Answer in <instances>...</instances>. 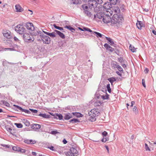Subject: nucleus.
I'll list each match as a JSON object with an SVG mask.
<instances>
[{"instance_id":"obj_55","label":"nucleus","mask_w":156,"mask_h":156,"mask_svg":"<svg viewBox=\"0 0 156 156\" xmlns=\"http://www.w3.org/2000/svg\"><path fill=\"white\" fill-rule=\"evenodd\" d=\"M24 142H25V143H26L27 144H30V140H28V139L25 140Z\"/></svg>"},{"instance_id":"obj_8","label":"nucleus","mask_w":156,"mask_h":156,"mask_svg":"<svg viewBox=\"0 0 156 156\" xmlns=\"http://www.w3.org/2000/svg\"><path fill=\"white\" fill-rule=\"evenodd\" d=\"M107 14L106 13V15L104 16L102 20L104 23H111V18L110 16L112 15V13L108 11H107Z\"/></svg>"},{"instance_id":"obj_56","label":"nucleus","mask_w":156,"mask_h":156,"mask_svg":"<svg viewBox=\"0 0 156 156\" xmlns=\"http://www.w3.org/2000/svg\"><path fill=\"white\" fill-rule=\"evenodd\" d=\"M105 147L107 151V152H108V153H109V148H108V147L107 146H105Z\"/></svg>"},{"instance_id":"obj_62","label":"nucleus","mask_w":156,"mask_h":156,"mask_svg":"<svg viewBox=\"0 0 156 156\" xmlns=\"http://www.w3.org/2000/svg\"><path fill=\"white\" fill-rule=\"evenodd\" d=\"M32 154L33 155L36 156L37 154L36 153L34 152H32Z\"/></svg>"},{"instance_id":"obj_29","label":"nucleus","mask_w":156,"mask_h":156,"mask_svg":"<svg viewBox=\"0 0 156 156\" xmlns=\"http://www.w3.org/2000/svg\"><path fill=\"white\" fill-rule=\"evenodd\" d=\"M53 26L56 29L61 31L62 32H64L62 27L57 26L55 24H53Z\"/></svg>"},{"instance_id":"obj_5","label":"nucleus","mask_w":156,"mask_h":156,"mask_svg":"<svg viewBox=\"0 0 156 156\" xmlns=\"http://www.w3.org/2000/svg\"><path fill=\"white\" fill-rule=\"evenodd\" d=\"M121 18H120L117 14H114L112 19L111 18V23L112 24H114L121 22Z\"/></svg>"},{"instance_id":"obj_19","label":"nucleus","mask_w":156,"mask_h":156,"mask_svg":"<svg viewBox=\"0 0 156 156\" xmlns=\"http://www.w3.org/2000/svg\"><path fill=\"white\" fill-rule=\"evenodd\" d=\"M55 32H53L52 33H49L48 32H44V33L48 36H49L51 37H56L55 35Z\"/></svg>"},{"instance_id":"obj_3","label":"nucleus","mask_w":156,"mask_h":156,"mask_svg":"<svg viewBox=\"0 0 156 156\" xmlns=\"http://www.w3.org/2000/svg\"><path fill=\"white\" fill-rule=\"evenodd\" d=\"M99 114L98 109H93L88 112V114L91 117V119L90 120L92 121H94L96 120L95 117L98 115Z\"/></svg>"},{"instance_id":"obj_49","label":"nucleus","mask_w":156,"mask_h":156,"mask_svg":"<svg viewBox=\"0 0 156 156\" xmlns=\"http://www.w3.org/2000/svg\"><path fill=\"white\" fill-rule=\"evenodd\" d=\"M30 144H34L36 143V141L35 140H30Z\"/></svg>"},{"instance_id":"obj_45","label":"nucleus","mask_w":156,"mask_h":156,"mask_svg":"<svg viewBox=\"0 0 156 156\" xmlns=\"http://www.w3.org/2000/svg\"><path fill=\"white\" fill-rule=\"evenodd\" d=\"M145 148L146 151H150V149L148 147L147 144L146 143L145 144Z\"/></svg>"},{"instance_id":"obj_50","label":"nucleus","mask_w":156,"mask_h":156,"mask_svg":"<svg viewBox=\"0 0 156 156\" xmlns=\"http://www.w3.org/2000/svg\"><path fill=\"white\" fill-rule=\"evenodd\" d=\"M48 148L52 151H55V150L54 147L53 146H51L50 147H48Z\"/></svg>"},{"instance_id":"obj_24","label":"nucleus","mask_w":156,"mask_h":156,"mask_svg":"<svg viewBox=\"0 0 156 156\" xmlns=\"http://www.w3.org/2000/svg\"><path fill=\"white\" fill-rule=\"evenodd\" d=\"M110 3L113 5H115L119 2L120 0H109Z\"/></svg>"},{"instance_id":"obj_40","label":"nucleus","mask_w":156,"mask_h":156,"mask_svg":"<svg viewBox=\"0 0 156 156\" xmlns=\"http://www.w3.org/2000/svg\"><path fill=\"white\" fill-rule=\"evenodd\" d=\"M22 112H24L25 113L28 114H30V111H29L28 110H26V109H23V108L22 109Z\"/></svg>"},{"instance_id":"obj_41","label":"nucleus","mask_w":156,"mask_h":156,"mask_svg":"<svg viewBox=\"0 0 156 156\" xmlns=\"http://www.w3.org/2000/svg\"><path fill=\"white\" fill-rule=\"evenodd\" d=\"M72 3L73 4H78L79 2V0H72Z\"/></svg>"},{"instance_id":"obj_60","label":"nucleus","mask_w":156,"mask_h":156,"mask_svg":"<svg viewBox=\"0 0 156 156\" xmlns=\"http://www.w3.org/2000/svg\"><path fill=\"white\" fill-rule=\"evenodd\" d=\"M113 66H114V67H115V68H117V66H118V65H117L116 64V63H114L113 64Z\"/></svg>"},{"instance_id":"obj_31","label":"nucleus","mask_w":156,"mask_h":156,"mask_svg":"<svg viewBox=\"0 0 156 156\" xmlns=\"http://www.w3.org/2000/svg\"><path fill=\"white\" fill-rule=\"evenodd\" d=\"M105 38L109 42L111 45H112L114 44V42L111 38L107 37H105Z\"/></svg>"},{"instance_id":"obj_57","label":"nucleus","mask_w":156,"mask_h":156,"mask_svg":"<svg viewBox=\"0 0 156 156\" xmlns=\"http://www.w3.org/2000/svg\"><path fill=\"white\" fill-rule=\"evenodd\" d=\"M116 73L119 76H121L122 74L121 73H120L119 72L117 71L116 72Z\"/></svg>"},{"instance_id":"obj_52","label":"nucleus","mask_w":156,"mask_h":156,"mask_svg":"<svg viewBox=\"0 0 156 156\" xmlns=\"http://www.w3.org/2000/svg\"><path fill=\"white\" fill-rule=\"evenodd\" d=\"M133 112H135L136 114L137 113V108L134 106L133 108Z\"/></svg>"},{"instance_id":"obj_46","label":"nucleus","mask_w":156,"mask_h":156,"mask_svg":"<svg viewBox=\"0 0 156 156\" xmlns=\"http://www.w3.org/2000/svg\"><path fill=\"white\" fill-rule=\"evenodd\" d=\"M14 106L17 109H18V110H19L20 111H22L23 108H22L21 107L18 105H14Z\"/></svg>"},{"instance_id":"obj_53","label":"nucleus","mask_w":156,"mask_h":156,"mask_svg":"<svg viewBox=\"0 0 156 156\" xmlns=\"http://www.w3.org/2000/svg\"><path fill=\"white\" fill-rule=\"evenodd\" d=\"M4 50L6 51V50H9L10 51H12L14 50V49L13 48H5Z\"/></svg>"},{"instance_id":"obj_22","label":"nucleus","mask_w":156,"mask_h":156,"mask_svg":"<svg viewBox=\"0 0 156 156\" xmlns=\"http://www.w3.org/2000/svg\"><path fill=\"white\" fill-rule=\"evenodd\" d=\"M64 27L68 29L72 32H74V31L75 30L74 28L72 27L71 26L69 25H66Z\"/></svg>"},{"instance_id":"obj_12","label":"nucleus","mask_w":156,"mask_h":156,"mask_svg":"<svg viewBox=\"0 0 156 156\" xmlns=\"http://www.w3.org/2000/svg\"><path fill=\"white\" fill-rule=\"evenodd\" d=\"M41 127V126L40 125L36 124H34L31 126V128L36 131H38Z\"/></svg>"},{"instance_id":"obj_61","label":"nucleus","mask_w":156,"mask_h":156,"mask_svg":"<svg viewBox=\"0 0 156 156\" xmlns=\"http://www.w3.org/2000/svg\"><path fill=\"white\" fill-rule=\"evenodd\" d=\"M142 84H143V86L144 87H145V83H144V79L142 80Z\"/></svg>"},{"instance_id":"obj_63","label":"nucleus","mask_w":156,"mask_h":156,"mask_svg":"<svg viewBox=\"0 0 156 156\" xmlns=\"http://www.w3.org/2000/svg\"><path fill=\"white\" fill-rule=\"evenodd\" d=\"M134 103H135L133 101H131V106L132 107L133 106V105L134 104Z\"/></svg>"},{"instance_id":"obj_17","label":"nucleus","mask_w":156,"mask_h":156,"mask_svg":"<svg viewBox=\"0 0 156 156\" xmlns=\"http://www.w3.org/2000/svg\"><path fill=\"white\" fill-rule=\"evenodd\" d=\"M113 12L115 13V14H117L120 12L119 8L118 6H114L112 8Z\"/></svg>"},{"instance_id":"obj_11","label":"nucleus","mask_w":156,"mask_h":156,"mask_svg":"<svg viewBox=\"0 0 156 156\" xmlns=\"http://www.w3.org/2000/svg\"><path fill=\"white\" fill-rule=\"evenodd\" d=\"M26 27L27 29L30 30H34V26L31 23H27L26 24Z\"/></svg>"},{"instance_id":"obj_34","label":"nucleus","mask_w":156,"mask_h":156,"mask_svg":"<svg viewBox=\"0 0 156 156\" xmlns=\"http://www.w3.org/2000/svg\"><path fill=\"white\" fill-rule=\"evenodd\" d=\"M84 12L87 16L89 17L91 16L92 14L89 11V10L84 11Z\"/></svg>"},{"instance_id":"obj_36","label":"nucleus","mask_w":156,"mask_h":156,"mask_svg":"<svg viewBox=\"0 0 156 156\" xmlns=\"http://www.w3.org/2000/svg\"><path fill=\"white\" fill-rule=\"evenodd\" d=\"M1 102L5 105L7 107H9V104L7 101L4 100H2L1 101Z\"/></svg>"},{"instance_id":"obj_51","label":"nucleus","mask_w":156,"mask_h":156,"mask_svg":"<svg viewBox=\"0 0 156 156\" xmlns=\"http://www.w3.org/2000/svg\"><path fill=\"white\" fill-rule=\"evenodd\" d=\"M14 40L16 41L20 42V40L19 39L17 38L16 37H14L13 38Z\"/></svg>"},{"instance_id":"obj_28","label":"nucleus","mask_w":156,"mask_h":156,"mask_svg":"<svg viewBox=\"0 0 156 156\" xmlns=\"http://www.w3.org/2000/svg\"><path fill=\"white\" fill-rule=\"evenodd\" d=\"M129 49L133 52H136L137 48H135L133 46L130 44L129 46Z\"/></svg>"},{"instance_id":"obj_18","label":"nucleus","mask_w":156,"mask_h":156,"mask_svg":"<svg viewBox=\"0 0 156 156\" xmlns=\"http://www.w3.org/2000/svg\"><path fill=\"white\" fill-rule=\"evenodd\" d=\"M72 114L67 113L65 114L64 118L66 120H69L72 117Z\"/></svg>"},{"instance_id":"obj_32","label":"nucleus","mask_w":156,"mask_h":156,"mask_svg":"<svg viewBox=\"0 0 156 156\" xmlns=\"http://www.w3.org/2000/svg\"><path fill=\"white\" fill-rule=\"evenodd\" d=\"M109 95L108 94H106L105 95H101V98L102 99H103L104 100L105 99H108L109 97H108Z\"/></svg>"},{"instance_id":"obj_54","label":"nucleus","mask_w":156,"mask_h":156,"mask_svg":"<svg viewBox=\"0 0 156 156\" xmlns=\"http://www.w3.org/2000/svg\"><path fill=\"white\" fill-rule=\"evenodd\" d=\"M107 133L105 131H104L102 133L103 136H106L107 135Z\"/></svg>"},{"instance_id":"obj_15","label":"nucleus","mask_w":156,"mask_h":156,"mask_svg":"<svg viewBox=\"0 0 156 156\" xmlns=\"http://www.w3.org/2000/svg\"><path fill=\"white\" fill-rule=\"evenodd\" d=\"M15 7L16 12H21L23 10V9L19 4L16 5Z\"/></svg>"},{"instance_id":"obj_58","label":"nucleus","mask_w":156,"mask_h":156,"mask_svg":"<svg viewBox=\"0 0 156 156\" xmlns=\"http://www.w3.org/2000/svg\"><path fill=\"white\" fill-rule=\"evenodd\" d=\"M62 142L64 144H66L67 143V141L65 139L63 140Z\"/></svg>"},{"instance_id":"obj_48","label":"nucleus","mask_w":156,"mask_h":156,"mask_svg":"<svg viewBox=\"0 0 156 156\" xmlns=\"http://www.w3.org/2000/svg\"><path fill=\"white\" fill-rule=\"evenodd\" d=\"M29 110L33 113H37V111L36 110H34L32 109H30Z\"/></svg>"},{"instance_id":"obj_13","label":"nucleus","mask_w":156,"mask_h":156,"mask_svg":"<svg viewBox=\"0 0 156 156\" xmlns=\"http://www.w3.org/2000/svg\"><path fill=\"white\" fill-rule=\"evenodd\" d=\"M12 149L14 151H19L22 153H24L26 151L25 149H22L19 147L16 146H13L12 147Z\"/></svg>"},{"instance_id":"obj_16","label":"nucleus","mask_w":156,"mask_h":156,"mask_svg":"<svg viewBox=\"0 0 156 156\" xmlns=\"http://www.w3.org/2000/svg\"><path fill=\"white\" fill-rule=\"evenodd\" d=\"M54 31L62 39H64L65 38V36L63 33L57 30H55Z\"/></svg>"},{"instance_id":"obj_42","label":"nucleus","mask_w":156,"mask_h":156,"mask_svg":"<svg viewBox=\"0 0 156 156\" xmlns=\"http://www.w3.org/2000/svg\"><path fill=\"white\" fill-rule=\"evenodd\" d=\"M117 67L116 68L119 70L120 72H123V70L122 68L119 65L117 66Z\"/></svg>"},{"instance_id":"obj_44","label":"nucleus","mask_w":156,"mask_h":156,"mask_svg":"<svg viewBox=\"0 0 156 156\" xmlns=\"http://www.w3.org/2000/svg\"><path fill=\"white\" fill-rule=\"evenodd\" d=\"M107 90L110 93L111 92V89L110 88V84H108L107 85Z\"/></svg>"},{"instance_id":"obj_6","label":"nucleus","mask_w":156,"mask_h":156,"mask_svg":"<svg viewBox=\"0 0 156 156\" xmlns=\"http://www.w3.org/2000/svg\"><path fill=\"white\" fill-rule=\"evenodd\" d=\"M78 153L76 149L73 147L70 148L69 150L65 152L66 156H75Z\"/></svg>"},{"instance_id":"obj_37","label":"nucleus","mask_w":156,"mask_h":156,"mask_svg":"<svg viewBox=\"0 0 156 156\" xmlns=\"http://www.w3.org/2000/svg\"><path fill=\"white\" fill-rule=\"evenodd\" d=\"M93 32L98 37H102V35L98 32L96 31Z\"/></svg>"},{"instance_id":"obj_21","label":"nucleus","mask_w":156,"mask_h":156,"mask_svg":"<svg viewBox=\"0 0 156 156\" xmlns=\"http://www.w3.org/2000/svg\"><path fill=\"white\" fill-rule=\"evenodd\" d=\"M136 25L139 29H141L143 27V24L142 22L138 21V22L136 23Z\"/></svg>"},{"instance_id":"obj_47","label":"nucleus","mask_w":156,"mask_h":156,"mask_svg":"<svg viewBox=\"0 0 156 156\" xmlns=\"http://www.w3.org/2000/svg\"><path fill=\"white\" fill-rule=\"evenodd\" d=\"M58 133H59V132L56 131H52L50 133L51 134L53 135H55Z\"/></svg>"},{"instance_id":"obj_7","label":"nucleus","mask_w":156,"mask_h":156,"mask_svg":"<svg viewBox=\"0 0 156 156\" xmlns=\"http://www.w3.org/2000/svg\"><path fill=\"white\" fill-rule=\"evenodd\" d=\"M41 39L44 44H49L51 42V39L48 36L43 34L40 35Z\"/></svg>"},{"instance_id":"obj_33","label":"nucleus","mask_w":156,"mask_h":156,"mask_svg":"<svg viewBox=\"0 0 156 156\" xmlns=\"http://www.w3.org/2000/svg\"><path fill=\"white\" fill-rule=\"evenodd\" d=\"M108 80L112 84L114 82L116 81V79L112 77L108 78Z\"/></svg>"},{"instance_id":"obj_4","label":"nucleus","mask_w":156,"mask_h":156,"mask_svg":"<svg viewBox=\"0 0 156 156\" xmlns=\"http://www.w3.org/2000/svg\"><path fill=\"white\" fill-rule=\"evenodd\" d=\"M23 39L24 41L27 42H32L34 40V38L33 36L25 32L23 34Z\"/></svg>"},{"instance_id":"obj_59","label":"nucleus","mask_w":156,"mask_h":156,"mask_svg":"<svg viewBox=\"0 0 156 156\" xmlns=\"http://www.w3.org/2000/svg\"><path fill=\"white\" fill-rule=\"evenodd\" d=\"M152 33L155 35H156V31L155 30H153L152 31Z\"/></svg>"},{"instance_id":"obj_9","label":"nucleus","mask_w":156,"mask_h":156,"mask_svg":"<svg viewBox=\"0 0 156 156\" xmlns=\"http://www.w3.org/2000/svg\"><path fill=\"white\" fill-rule=\"evenodd\" d=\"M104 17V14L101 12H97L96 15H94V20H98V19H101Z\"/></svg>"},{"instance_id":"obj_1","label":"nucleus","mask_w":156,"mask_h":156,"mask_svg":"<svg viewBox=\"0 0 156 156\" xmlns=\"http://www.w3.org/2000/svg\"><path fill=\"white\" fill-rule=\"evenodd\" d=\"M102 0H89L88 2V4H84L82 5V7L84 11L89 10L92 8H97L98 4H101Z\"/></svg>"},{"instance_id":"obj_23","label":"nucleus","mask_w":156,"mask_h":156,"mask_svg":"<svg viewBox=\"0 0 156 156\" xmlns=\"http://www.w3.org/2000/svg\"><path fill=\"white\" fill-rule=\"evenodd\" d=\"M54 116L56 118L58 117V119L60 120H62L63 119V116L61 114H55L54 115Z\"/></svg>"},{"instance_id":"obj_35","label":"nucleus","mask_w":156,"mask_h":156,"mask_svg":"<svg viewBox=\"0 0 156 156\" xmlns=\"http://www.w3.org/2000/svg\"><path fill=\"white\" fill-rule=\"evenodd\" d=\"M108 138H106V136H103V138L101 140V141L103 142H105L108 141Z\"/></svg>"},{"instance_id":"obj_43","label":"nucleus","mask_w":156,"mask_h":156,"mask_svg":"<svg viewBox=\"0 0 156 156\" xmlns=\"http://www.w3.org/2000/svg\"><path fill=\"white\" fill-rule=\"evenodd\" d=\"M5 128L7 131H8V132L10 133L12 130V129L10 127H9L8 126H5Z\"/></svg>"},{"instance_id":"obj_20","label":"nucleus","mask_w":156,"mask_h":156,"mask_svg":"<svg viewBox=\"0 0 156 156\" xmlns=\"http://www.w3.org/2000/svg\"><path fill=\"white\" fill-rule=\"evenodd\" d=\"M104 46L105 48H106L107 49L110 51H113V48L111 47L108 44H105Z\"/></svg>"},{"instance_id":"obj_27","label":"nucleus","mask_w":156,"mask_h":156,"mask_svg":"<svg viewBox=\"0 0 156 156\" xmlns=\"http://www.w3.org/2000/svg\"><path fill=\"white\" fill-rule=\"evenodd\" d=\"M38 116L42 117L44 118H48L49 117V115H46V114H41L40 113L38 115Z\"/></svg>"},{"instance_id":"obj_2","label":"nucleus","mask_w":156,"mask_h":156,"mask_svg":"<svg viewBox=\"0 0 156 156\" xmlns=\"http://www.w3.org/2000/svg\"><path fill=\"white\" fill-rule=\"evenodd\" d=\"M15 30L18 34L22 35L26 32V29L23 25H17L15 27Z\"/></svg>"},{"instance_id":"obj_30","label":"nucleus","mask_w":156,"mask_h":156,"mask_svg":"<svg viewBox=\"0 0 156 156\" xmlns=\"http://www.w3.org/2000/svg\"><path fill=\"white\" fill-rule=\"evenodd\" d=\"M69 122H71L72 123H76L78 122H80V121L79 120H78L77 119H73L70 120Z\"/></svg>"},{"instance_id":"obj_25","label":"nucleus","mask_w":156,"mask_h":156,"mask_svg":"<svg viewBox=\"0 0 156 156\" xmlns=\"http://www.w3.org/2000/svg\"><path fill=\"white\" fill-rule=\"evenodd\" d=\"M72 114L77 117H80L82 116V115L79 112H73Z\"/></svg>"},{"instance_id":"obj_14","label":"nucleus","mask_w":156,"mask_h":156,"mask_svg":"<svg viewBox=\"0 0 156 156\" xmlns=\"http://www.w3.org/2000/svg\"><path fill=\"white\" fill-rule=\"evenodd\" d=\"M4 36L8 38L11 37V33L9 30L4 31L3 32Z\"/></svg>"},{"instance_id":"obj_38","label":"nucleus","mask_w":156,"mask_h":156,"mask_svg":"<svg viewBox=\"0 0 156 156\" xmlns=\"http://www.w3.org/2000/svg\"><path fill=\"white\" fill-rule=\"evenodd\" d=\"M15 125L18 128H22L23 126V125L21 123H15Z\"/></svg>"},{"instance_id":"obj_64","label":"nucleus","mask_w":156,"mask_h":156,"mask_svg":"<svg viewBox=\"0 0 156 156\" xmlns=\"http://www.w3.org/2000/svg\"><path fill=\"white\" fill-rule=\"evenodd\" d=\"M134 138V135H133L131 136V138L132 139H133Z\"/></svg>"},{"instance_id":"obj_26","label":"nucleus","mask_w":156,"mask_h":156,"mask_svg":"<svg viewBox=\"0 0 156 156\" xmlns=\"http://www.w3.org/2000/svg\"><path fill=\"white\" fill-rule=\"evenodd\" d=\"M23 122L26 126H30V122L28 120L26 119H23Z\"/></svg>"},{"instance_id":"obj_10","label":"nucleus","mask_w":156,"mask_h":156,"mask_svg":"<svg viewBox=\"0 0 156 156\" xmlns=\"http://www.w3.org/2000/svg\"><path fill=\"white\" fill-rule=\"evenodd\" d=\"M112 4L110 2H107L103 5V7L106 9L111 10L110 9L112 7Z\"/></svg>"},{"instance_id":"obj_39","label":"nucleus","mask_w":156,"mask_h":156,"mask_svg":"<svg viewBox=\"0 0 156 156\" xmlns=\"http://www.w3.org/2000/svg\"><path fill=\"white\" fill-rule=\"evenodd\" d=\"M83 31H89L90 32H92V31L89 28H87V27H84L83 28Z\"/></svg>"}]
</instances>
